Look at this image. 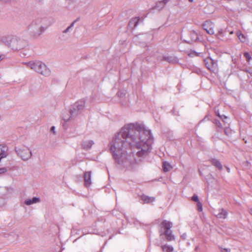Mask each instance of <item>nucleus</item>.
Returning a JSON list of instances; mask_svg holds the SVG:
<instances>
[{
  "label": "nucleus",
  "mask_w": 252,
  "mask_h": 252,
  "mask_svg": "<svg viewBox=\"0 0 252 252\" xmlns=\"http://www.w3.org/2000/svg\"><path fill=\"white\" fill-rule=\"evenodd\" d=\"M154 138L151 130L134 124L125 125L116 133L109 144V149L115 161L119 164L127 163L129 170L137 169L139 162L129 161L131 157L128 153L129 148L136 149V155L145 158L151 152Z\"/></svg>",
  "instance_id": "obj_1"
},
{
  "label": "nucleus",
  "mask_w": 252,
  "mask_h": 252,
  "mask_svg": "<svg viewBox=\"0 0 252 252\" xmlns=\"http://www.w3.org/2000/svg\"><path fill=\"white\" fill-rule=\"evenodd\" d=\"M24 63L31 69L42 75L48 76L50 75V69L45 63L40 61H32Z\"/></svg>",
  "instance_id": "obj_2"
},
{
  "label": "nucleus",
  "mask_w": 252,
  "mask_h": 252,
  "mask_svg": "<svg viewBox=\"0 0 252 252\" xmlns=\"http://www.w3.org/2000/svg\"><path fill=\"white\" fill-rule=\"evenodd\" d=\"M28 30L31 36L36 38L42 34L45 29L39 23L33 22L29 26Z\"/></svg>",
  "instance_id": "obj_3"
},
{
  "label": "nucleus",
  "mask_w": 252,
  "mask_h": 252,
  "mask_svg": "<svg viewBox=\"0 0 252 252\" xmlns=\"http://www.w3.org/2000/svg\"><path fill=\"white\" fill-rule=\"evenodd\" d=\"M27 44V41L21 37L13 36L9 42L10 47L13 50H19L25 47Z\"/></svg>",
  "instance_id": "obj_4"
},
{
  "label": "nucleus",
  "mask_w": 252,
  "mask_h": 252,
  "mask_svg": "<svg viewBox=\"0 0 252 252\" xmlns=\"http://www.w3.org/2000/svg\"><path fill=\"white\" fill-rule=\"evenodd\" d=\"M15 151L18 157L23 160H27L31 158L32 153L30 149L25 146H21L15 148Z\"/></svg>",
  "instance_id": "obj_5"
},
{
  "label": "nucleus",
  "mask_w": 252,
  "mask_h": 252,
  "mask_svg": "<svg viewBox=\"0 0 252 252\" xmlns=\"http://www.w3.org/2000/svg\"><path fill=\"white\" fill-rule=\"evenodd\" d=\"M214 24L211 21H207L203 25L204 30L209 34L214 33Z\"/></svg>",
  "instance_id": "obj_6"
},
{
  "label": "nucleus",
  "mask_w": 252,
  "mask_h": 252,
  "mask_svg": "<svg viewBox=\"0 0 252 252\" xmlns=\"http://www.w3.org/2000/svg\"><path fill=\"white\" fill-rule=\"evenodd\" d=\"M85 101L80 100L75 102L73 105L74 111H81L83 110L85 107Z\"/></svg>",
  "instance_id": "obj_7"
},
{
  "label": "nucleus",
  "mask_w": 252,
  "mask_h": 252,
  "mask_svg": "<svg viewBox=\"0 0 252 252\" xmlns=\"http://www.w3.org/2000/svg\"><path fill=\"white\" fill-rule=\"evenodd\" d=\"M94 144V142L92 140H86L82 142V147L85 150H90Z\"/></svg>",
  "instance_id": "obj_8"
},
{
  "label": "nucleus",
  "mask_w": 252,
  "mask_h": 252,
  "mask_svg": "<svg viewBox=\"0 0 252 252\" xmlns=\"http://www.w3.org/2000/svg\"><path fill=\"white\" fill-rule=\"evenodd\" d=\"M160 236L164 235L166 237V239L168 241H171L175 239L174 236L172 234L171 230H165L164 232L160 231Z\"/></svg>",
  "instance_id": "obj_9"
},
{
  "label": "nucleus",
  "mask_w": 252,
  "mask_h": 252,
  "mask_svg": "<svg viewBox=\"0 0 252 252\" xmlns=\"http://www.w3.org/2000/svg\"><path fill=\"white\" fill-rule=\"evenodd\" d=\"M206 67L211 71H214L217 66L216 63H213L211 59H207L205 60Z\"/></svg>",
  "instance_id": "obj_10"
},
{
  "label": "nucleus",
  "mask_w": 252,
  "mask_h": 252,
  "mask_svg": "<svg viewBox=\"0 0 252 252\" xmlns=\"http://www.w3.org/2000/svg\"><path fill=\"white\" fill-rule=\"evenodd\" d=\"M161 230L162 229H165V230H170L169 229L172 226V223L166 220H164L161 223Z\"/></svg>",
  "instance_id": "obj_11"
},
{
  "label": "nucleus",
  "mask_w": 252,
  "mask_h": 252,
  "mask_svg": "<svg viewBox=\"0 0 252 252\" xmlns=\"http://www.w3.org/2000/svg\"><path fill=\"white\" fill-rule=\"evenodd\" d=\"M74 114V111H65L62 114V118L65 122L68 121Z\"/></svg>",
  "instance_id": "obj_12"
},
{
  "label": "nucleus",
  "mask_w": 252,
  "mask_h": 252,
  "mask_svg": "<svg viewBox=\"0 0 252 252\" xmlns=\"http://www.w3.org/2000/svg\"><path fill=\"white\" fill-rule=\"evenodd\" d=\"M84 182L86 187H89L91 184V172H86L84 174Z\"/></svg>",
  "instance_id": "obj_13"
},
{
  "label": "nucleus",
  "mask_w": 252,
  "mask_h": 252,
  "mask_svg": "<svg viewBox=\"0 0 252 252\" xmlns=\"http://www.w3.org/2000/svg\"><path fill=\"white\" fill-rule=\"evenodd\" d=\"M40 202V199L38 197H33L32 199H26L24 203L28 206L31 205L33 204H35Z\"/></svg>",
  "instance_id": "obj_14"
},
{
  "label": "nucleus",
  "mask_w": 252,
  "mask_h": 252,
  "mask_svg": "<svg viewBox=\"0 0 252 252\" xmlns=\"http://www.w3.org/2000/svg\"><path fill=\"white\" fill-rule=\"evenodd\" d=\"M210 161L213 165L215 166L219 170H221L222 169V166L219 160L216 158H212L211 159Z\"/></svg>",
  "instance_id": "obj_15"
},
{
  "label": "nucleus",
  "mask_w": 252,
  "mask_h": 252,
  "mask_svg": "<svg viewBox=\"0 0 252 252\" xmlns=\"http://www.w3.org/2000/svg\"><path fill=\"white\" fill-rule=\"evenodd\" d=\"M236 34L241 42H246L247 40V37L243 34L241 31H238L236 32Z\"/></svg>",
  "instance_id": "obj_16"
},
{
  "label": "nucleus",
  "mask_w": 252,
  "mask_h": 252,
  "mask_svg": "<svg viewBox=\"0 0 252 252\" xmlns=\"http://www.w3.org/2000/svg\"><path fill=\"white\" fill-rule=\"evenodd\" d=\"M141 200L144 202V203H150L154 202L155 200V198L154 197L143 195L141 196Z\"/></svg>",
  "instance_id": "obj_17"
},
{
  "label": "nucleus",
  "mask_w": 252,
  "mask_h": 252,
  "mask_svg": "<svg viewBox=\"0 0 252 252\" xmlns=\"http://www.w3.org/2000/svg\"><path fill=\"white\" fill-rule=\"evenodd\" d=\"M227 215V212L222 209L220 210L219 212L216 215L217 217L220 219H225Z\"/></svg>",
  "instance_id": "obj_18"
},
{
  "label": "nucleus",
  "mask_w": 252,
  "mask_h": 252,
  "mask_svg": "<svg viewBox=\"0 0 252 252\" xmlns=\"http://www.w3.org/2000/svg\"><path fill=\"white\" fill-rule=\"evenodd\" d=\"M162 167H163V171L164 172H168V171H170L172 168V167L171 166L169 162H166V161H164L163 162Z\"/></svg>",
  "instance_id": "obj_19"
},
{
  "label": "nucleus",
  "mask_w": 252,
  "mask_h": 252,
  "mask_svg": "<svg viewBox=\"0 0 252 252\" xmlns=\"http://www.w3.org/2000/svg\"><path fill=\"white\" fill-rule=\"evenodd\" d=\"M7 150L6 147L0 145V156L1 158H4L6 156V151Z\"/></svg>",
  "instance_id": "obj_20"
},
{
  "label": "nucleus",
  "mask_w": 252,
  "mask_h": 252,
  "mask_svg": "<svg viewBox=\"0 0 252 252\" xmlns=\"http://www.w3.org/2000/svg\"><path fill=\"white\" fill-rule=\"evenodd\" d=\"M162 249L164 252H172L174 250L173 247L168 245H163L162 247Z\"/></svg>",
  "instance_id": "obj_21"
},
{
  "label": "nucleus",
  "mask_w": 252,
  "mask_h": 252,
  "mask_svg": "<svg viewBox=\"0 0 252 252\" xmlns=\"http://www.w3.org/2000/svg\"><path fill=\"white\" fill-rule=\"evenodd\" d=\"M139 20V19L138 17H135L131 20V21L130 22V23L131 24H133L134 27H135L138 25Z\"/></svg>",
  "instance_id": "obj_22"
},
{
  "label": "nucleus",
  "mask_w": 252,
  "mask_h": 252,
  "mask_svg": "<svg viewBox=\"0 0 252 252\" xmlns=\"http://www.w3.org/2000/svg\"><path fill=\"white\" fill-rule=\"evenodd\" d=\"M165 61H167L169 63H174L176 62V59L173 58L172 57H167L164 58Z\"/></svg>",
  "instance_id": "obj_23"
},
{
  "label": "nucleus",
  "mask_w": 252,
  "mask_h": 252,
  "mask_svg": "<svg viewBox=\"0 0 252 252\" xmlns=\"http://www.w3.org/2000/svg\"><path fill=\"white\" fill-rule=\"evenodd\" d=\"M75 22V21L73 22L69 27H68L65 30H64L63 31V33H66L67 32H68L70 29H71L74 26Z\"/></svg>",
  "instance_id": "obj_24"
},
{
  "label": "nucleus",
  "mask_w": 252,
  "mask_h": 252,
  "mask_svg": "<svg viewBox=\"0 0 252 252\" xmlns=\"http://www.w3.org/2000/svg\"><path fill=\"white\" fill-rule=\"evenodd\" d=\"M78 0H66L68 4L69 5H75Z\"/></svg>",
  "instance_id": "obj_25"
},
{
  "label": "nucleus",
  "mask_w": 252,
  "mask_h": 252,
  "mask_svg": "<svg viewBox=\"0 0 252 252\" xmlns=\"http://www.w3.org/2000/svg\"><path fill=\"white\" fill-rule=\"evenodd\" d=\"M244 56L245 57V58H246V59L248 61H249L250 60L252 59V58L250 56V55L247 52H246L244 53Z\"/></svg>",
  "instance_id": "obj_26"
},
{
  "label": "nucleus",
  "mask_w": 252,
  "mask_h": 252,
  "mask_svg": "<svg viewBox=\"0 0 252 252\" xmlns=\"http://www.w3.org/2000/svg\"><path fill=\"white\" fill-rule=\"evenodd\" d=\"M197 209L199 211L201 212L202 211V204L200 202H198L197 203Z\"/></svg>",
  "instance_id": "obj_27"
},
{
  "label": "nucleus",
  "mask_w": 252,
  "mask_h": 252,
  "mask_svg": "<svg viewBox=\"0 0 252 252\" xmlns=\"http://www.w3.org/2000/svg\"><path fill=\"white\" fill-rule=\"evenodd\" d=\"M225 134L227 135H229L231 134V130L227 127L224 129Z\"/></svg>",
  "instance_id": "obj_28"
},
{
  "label": "nucleus",
  "mask_w": 252,
  "mask_h": 252,
  "mask_svg": "<svg viewBox=\"0 0 252 252\" xmlns=\"http://www.w3.org/2000/svg\"><path fill=\"white\" fill-rule=\"evenodd\" d=\"M191 199L192 200L194 201H195V202H197V203L198 202H199V199H198V197L197 195H194L192 198H191Z\"/></svg>",
  "instance_id": "obj_29"
},
{
  "label": "nucleus",
  "mask_w": 252,
  "mask_h": 252,
  "mask_svg": "<svg viewBox=\"0 0 252 252\" xmlns=\"http://www.w3.org/2000/svg\"><path fill=\"white\" fill-rule=\"evenodd\" d=\"M217 115L220 117L222 120V121L224 122V123H226V122L225 121V119H227V117L224 116V115H222V116H220L219 115V114H217Z\"/></svg>",
  "instance_id": "obj_30"
},
{
  "label": "nucleus",
  "mask_w": 252,
  "mask_h": 252,
  "mask_svg": "<svg viewBox=\"0 0 252 252\" xmlns=\"http://www.w3.org/2000/svg\"><path fill=\"white\" fill-rule=\"evenodd\" d=\"M7 171V169L5 168H0V174L4 173Z\"/></svg>",
  "instance_id": "obj_31"
},
{
  "label": "nucleus",
  "mask_w": 252,
  "mask_h": 252,
  "mask_svg": "<svg viewBox=\"0 0 252 252\" xmlns=\"http://www.w3.org/2000/svg\"><path fill=\"white\" fill-rule=\"evenodd\" d=\"M216 125L219 127H222L221 124L219 121L216 120L215 121Z\"/></svg>",
  "instance_id": "obj_32"
},
{
  "label": "nucleus",
  "mask_w": 252,
  "mask_h": 252,
  "mask_svg": "<svg viewBox=\"0 0 252 252\" xmlns=\"http://www.w3.org/2000/svg\"><path fill=\"white\" fill-rule=\"evenodd\" d=\"M198 55L197 53L195 52H190L189 54V56L190 57H193L194 56H197Z\"/></svg>",
  "instance_id": "obj_33"
},
{
  "label": "nucleus",
  "mask_w": 252,
  "mask_h": 252,
  "mask_svg": "<svg viewBox=\"0 0 252 252\" xmlns=\"http://www.w3.org/2000/svg\"><path fill=\"white\" fill-rule=\"evenodd\" d=\"M221 252H230V249H225V248L222 249H221Z\"/></svg>",
  "instance_id": "obj_34"
},
{
  "label": "nucleus",
  "mask_w": 252,
  "mask_h": 252,
  "mask_svg": "<svg viewBox=\"0 0 252 252\" xmlns=\"http://www.w3.org/2000/svg\"><path fill=\"white\" fill-rule=\"evenodd\" d=\"M51 131L52 132H53L54 134H55L56 133V131H55V127L54 126H52L51 127Z\"/></svg>",
  "instance_id": "obj_35"
},
{
  "label": "nucleus",
  "mask_w": 252,
  "mask_h": 252,
  "mask_svg": "<svg viewBox=\"0 0 252 252\" xmlns=\"http://www.w3.org/2000/svg\"><path fill=\"white\" fill-rule=\"evenodd\" d=\"M4 58V56L2 55H0V61L3 60Z\"/></svg>",
  "instance_id": "obj_36"
},
{
  "label": "nucleus",
  "mask_w": 252,
  "mask_h": 252,
  "mask_svg": "<svg viewBox=\"0 0 252 252\" xmlns=\"http://www.w3.org/2000/svg\"><path fill=\"white\" fill-rule=\"evenodd\" d=\"M222 30H221L219 32V34H221L222 33Z\"/></svg>",
  "instance_id": "obj_37"
},
{
  "label": "nucleus",
  "mask_w": 252,
  "mask_h": 252,
  "mask_svg": "<svg viewBox=\"0 0 252 252\" xmlns=\"http://www.w3.org/2000/svg\"><path fill=\"white\" fill-rule=\"evenodd\" d=\"M190 2H193V0H189Z\"/></svg>",
  "instance_id": "obj_38"
},
{
  "label": "nucleus",
  "mask_w": 252,
  "mask_h": 252,
  "mask_svg": "<svg viewBox=\"0 0 252 252\" xmlns=\"http://www.w3.org/2000/svg\"><path fill=\"white\" fill-rule=\"evenodd\" d=\"M233 33V32L232 31L230 32V34H232Z\"/></svg>",
  "instance_id": "obj_39"
}]
</instances>
